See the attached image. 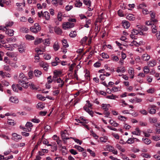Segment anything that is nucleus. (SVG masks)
Masks as SVG:
<instances>
[{
	"mask_svg": "<svg viewBox=\"0 0 160 160\" xmlns=\"http://www.w3.org/2000/svg\"><path fill=\"white\" fill-rule=\"evenodd\" d=\"M71 138H72L74 141L77 143L78 144H79V145H81L82 143V141H80L79 139H78L76 138H74L70 137Z\"/></svg>",
	"mask_w": 160,
	"mask_h": 160,
	"instance_id": "3c124183",
	"label": "nucleus"
},
{
	"mask_svg": "<svg viewBox=\"0 0 160 160\" xmlns=\"http://www.w3.org/2000/svg\"><path fill=\"white\" fill-rule=\"evenodd\" d=\"M126 18L131 21H133L135 19V17H134V16L132 14H128Z\"/></svg>",
	"mask_w": 160,
	"mask_h": 160,
	"instance_id": "c85d7f7f",
	"label": "nucleus"
},
{
	"mask_svg": "<svg viewBox=\"0 0 160 160\" xmlns=\"http://www.w3.org/2000/svg\"><path fill=\"white\" fill-rule=\"evenodd\" d=\"M25 37L27 40L29 41L33 40L35 39L33 36L31 35H30L29 34L26 35L25 36Z\"/></svg>",
	"mask_w": 160,
	"mask_h": 160,
	"instance_id": "e433bc0d",
	"label": "nucleus"
},
{
	"mask_svg": "<svg viewBox=\"0 0 160 160\" xmlns=\"http://www.w3.org/2000/svg\"><path fill=\"white\" fill-rule=\"evenodd\" d=\"M120 89L121 88L120 87H114L112 88L111 91L114 92H115L120 91Z\"/></svg>",
	"mask_w": 160,
	"mask_h": 160,
	"instance_id": "a19ab883",
	"label": "nucleus"
},
{
	"mask_svg": "<svg viewBox=\"0 0 160 160\" xmlns=\"http://www.w3.org/2000/svg\"><path fill=\"white\" fill-rule=\"evenodd\" d=\"M137 27L138 29H139L141 32L146 31L148 30V28L145 26H142L140 25H137Z\"/></svg>",
	"mask_w": 160,
	"mask_h": 160,
	"instance_id": "ddd939ff",
	"label": "nucleus"
},
{
	"mask_svg": "<svg viewBox=\"0 0 160 160\" xmlns=\"http://www.w3.org/2000/svg\"><path fill=\"white\" fill-rule=\"evenodd\" d=\"M67 132L66 130L64 131H62L61 132V136L62 139L67 140L70 138H67L66 137V134Z\"/></svg>",
	"mask_w": 160,
	"mask_h": 160,
	"instance_id": "5701e85b",
	"label": "nucleus"
},
{
	"mask_svg": "<svg viewBox=\"0 0 160 160\" xmlns=\"http://www.w3.org/2000/svg\"><path fill=\"white\" fill-rule=\"evenodd\" d=\"M77 35L76 32L75 31H71L69 34V36L71 38H74Z\"/></svg>",
	"mask_w": 160,
	"mask_h": 160,
	"instance_id": "8fccbe9b",
	"label": "nucleus"
},
{
	"mask_svg": "<svg viewBox=\"0 0 160 160\" xmlns=\"http://www.w3.org/2000/svg\"><path fill=\"white\" fill-rule=\"evenodd\" d=\"M108 140V137H101L100 138V141L102 143H105L107 142Z\"/></svg>",
	"mask_w": 160,
	"mask_h": 160,
	"instance_id": "58836bf2",
	"label": "nucleus"
},
{
	"mask_svg": "<svg viewBox=\"0 0 160 160\" xmlns=\"http://www.w3.org/2000/svg\"><path fill=\"white\" fill-rule=\"evenodd\" d=\"M83 108L85 111L88 112L92 117H93V112L91 110H90L86 106H84Z\"/></svg>",
	"mask_w": 160,
	"mask_h": 160,
	"instance_id": "b1692460",
	"label": "nucleus"
},
{
	"mask_svg": "<svg viewBox=\"0 0 160 160\" xmlns=\"http://www.w3.org/2000/svg\"><path fill=\"white\" fill-rule=\"evenodd\" d=\"M42 141L43 144L47 145L48 146H52L51 144H48V142L47 139H46L45 138L42 139Z\"/></svg>",
	"mask_w": 160,
	"mask_h": 160,
	"instance_id": "c03bdc74",
	"label": "nucleus"
},
{
	"mask_svg": "<svg viewBox=\"0 0 160 160\" xmlns=\"http://www.w3.org/2000/svg\"><path fill=\"white\" fill-rule=\"evenodd\" d=\"M29 85L30 87V88L33 90H37L38 88V87H36L32 82H29Z\"/></svg>",
	"mask_w": 160,
	"mask_h": 160,
	"instance_id": "bb28decb",
	"label": "nucleus"
},
{
	"mask_svg": "<svg viewBox=\"0 0 160 160\" xmlns=\"http://www.w3.org/2000/svg\"><path fill=\"white\" fill-rule=\"evenodd\" d=\"M157 62L155 60H152L148 62V65L149 67H153L156 64Z\"/></svg>",
	"mask_w": 160,
	"mask_h": 160,
	"instance_id": "a211bd4d",
	"label": "nucleus"
},
{
	"mask_svg": "<svg viewBox=\"0 0 160 160\" xmlns=\"http://www.w3.org/2000/svg\"><path fill=\"white\" fill-rule=\"evenodd\" d=\"M54 74L58 76H59L62 74V72L60 71L56 70L54 71Z\"/></svg>",
	"mask_w": 160,
	"mask_h": 160,
	"instance_id": "603ef678",
	"label": "nucleus"
},
{
	"mask_svg": "<svg viewBox=\"0 0 160 160\" xmlns=\"http://www.w3.org/2000/svg\"><path fill=\"white\" fill-rule=\"evenodd\" d=\"M109 104H103L102 105V108L105 111V112L107 111L108 109V107H109Z\"/></svg>",
	"mask_w": 160,
	"mask_h": 160,
	"instance_id": "37998d69",
	"label": "nucleus"
},
{
	"mask_svg": "<svg viewBox=\"0 0 160 160\" xmlns=\"http://www.w3.org/2000/svg\"><path fill=\"white\" fill-rule=\"evenodd\" d=\"M12 136L11 139L16 142H18L22 138V136L16 133H12Z\"/></svg>",
	"mask_w": 160,
	"mask_h": 160,
	"instance_id": "39448f33",
	"label": "nucleus"
},
{
	"mask_svg": "<svg viewBox=\"0 0 160 160\" xmlns=\"http://www.w3.org/2000/svg\"><path fill=\"white\" fill-rule=\"evenodd\" d=\"M128 72L130 75V78L132 79L134 76V70L132 68L130 67L128 70Z\"/></svg>",
	"mask_w": 160,
	"mask_h": 160,
	"instance_id": "0eeeda50",
	"label": "nucleus"
},
{
	"mask_svg": "<svg viewBox=\"0 0 160 160\" xmlns=\"http://www.w3.org/2000/svg\"><path fill=\"white\" fill-rule=\"evenodd\" d=\"M142 140L143 142L147 145L149 144L151 142L150 140L148 138H142Z\"/></svg>",
	"mask_w": 160,
	"mask_h": 160,
	"instance_id": "7c9ffc66",
	"label": "nucleus"
},
{
	"mask_svg": "<svg viewBox=\"0 0 160 160\" xmlns=\"http://www.w3.org/2000/svg\"><path fill=\"white\" fill-rule=\"evenodd\" d=\"M76 7L80 8L82 5V3L80 0H76L75 2Z\"/></svg>",
	"mask_w": 160,
	"mask_h": 160,
	"instance_id": "a878e982",
	"label": "nucleus"
},
{
	"mask_svg": "<svg viewBox=\"0 0 160 160\" xmlns=\"http://www.w3.org/2000/svg\"><path fill=\"white\" fill-rule=\"evenodd\" d=\"M9 100L11 102L15 103H18L19 102L18 99L16 97H11L9 98Z\"/></svg>",
	"mask_w": 160,
	"mask_h": 160,
	"instance_id": "f3484780",
	"label": "nucleus"
},
{
	"mask_svg": "<svg viewBox=\"0 0 160 160\" xmlns=\"http://www.w3.org/2000/svg\"><path fill=\"white\" fill-rule=\"evenodd\" d=\"M39 65L41 67L43 68L44 70L47 71L48 69V65L43 62H41L39 63Z\"/></svg>",
	"mask_w": 160,
	"mask_h": 160,
	"instance_id": "9b49d317",
	"label": "nucleus"
},
{
	"mask_svg": "<svg viewBox=\"0 0 160 160\" xmlns=\"http://www.w3.org/2000/svg\"><path fill=\"white\" fill-rule=\"evenodd\" d=\"M53 48L55 51H58L60 48L59 43L58 41H56L54 43Z\"/></svg>",
	"mask_w": 160,
	"mask_h": 160,
	"instance_id": "4468645a",
	"label": "nucleus"
},
{
	"mask_svg": "<svg viewBox=\"0 0 160 160\" xmlns=\"http://www.w3.org/2000/svg\"><path fill=\"white\" fill-rule=\"evenodd\" d=\"M25 126L26 127L25 131L30 132L31 131L32 128L33 127V125L31 122H27Z\"/></svg>",
	"mask_w": 160,
	"mask_h": 160,
	"instance_id": "6e6552de",
	"label": "nucleus"
},
{
	"mask_svg": "<svg viewBox=\"0 0 160 160\" xmlns=\"http://www.w3.org/2000/svg\"><path fill=\"white\" fill-rule=\"evenodd\" d=\"M120 103H121V105L122 107H125L126 106L128 105L127 103L125 102V101L123 99L120 100Z\"/></svg>",
	"mask_w": 160,
	"mask_h": 160,
	"instance_id": "680f3d73",
	"label": "nucleus"
},
{
	"mask_svg": "<svg viewBox=\"0 0 160 160\" xmlns=\"http://www.w3.org/2000/svg\"><path fill=\"white\" fill-rule=\"evenodd\" d=\"M101 55L102 57L104 58L108 59L109 58V55L107 54L104 52L102 53Z\"/></svg>",
	"mask_w": 160,
	"mask_h": 160,
	"instance_id": "6e6d98bb",
	"label": "nucleus"
},
{
	"mask_svg": "<svg viewBox=\"0 0 160 160\" xmlns=\"http://www.w3.org/2000/svg\"><path fill=\"white\" fill-rule=\"evenodd\" d=\"M40 27L38 23H35L33 27H31L30 28L31 32L34 33L38 32L40 30Z\"/></svg>",
	"mask_w": 160,
	"mask_h": 160,
	"instance_id": "7ed1b4c3",
	"label": "nucleus"
},
{
	"mask_svg": "<svg viewBox=\"0 0 160 160\" xmlns=\"http://www.w3.org/2000/svg\"><path fill=\"white\" fill-rule=\"evenodd\" d=\"M143 71L144 73L146 74L148 73L149 72L150 70L147 66H145L143 68Z\"/></svg>",
	"mask_w": 160,
	"mask_h": 160,
	"instance_id": "09e8293b",
	"label": "nucleus"
},
{
	"mask_svg": "<svg viewBox=\"0 0 160 160\" xmlns=\"http://www.w3.org/2000/svg\"><path fill=\"white\" fill-rule=\"evenodd\" d=\"M57 18L58 21H61L62 20V14L61 12H59L57 15Z\"/></svg>",
	"mask_w": 160,
	"mask_h": 160,
	"instance_id": "052dcab7",
	"label": "nucleus"
},
{
	"mask_svg": "<svg viewBox=\"0 0 160 160\" xmlns=\"http://www.w3.org/2000/svg\"><path fill=\"white\" fill-rule=\"evenodd\" d=\"M146 7V5L144 3H142L140 4L138 7V9H141L143 10Z\"/></svg>",
	"mask_w": 160,
	"mask_h": 160,
	"instance_id": "bf43d9fd",
	"label": "nucleus"
},
{
	"mask_svg": "<svg viewBox=\"0 0 160 160\" xmlns=\"http://www.w3.org/2000/svg\"><path fill=\"white\" fill-rule=\"evenodd\" d=\"M54 31L55 32L58 34H61L62 33V30L59 27H55L54 28Z\"/></svg>",
	"mask_w": 160,
	"mask_h": 160,
	"instance_id": "72a5a7b5",
	"label": "nucleus"
},
{
	"mask_svg": "<svg viewBox=\"0 0 160 160\" xmlns=\"http://www.w3.org/2000/svg\"><path fill=\"white\" fill-rule=\"evenodd\" d=\"M155 91V89L154 88H150L147 91V92L149 93H153Z\"/></svg>",
	"mask_w": 160,
	"mask_h": 160,
	"instance_id": "e2e57ef3",
	"label": "nucleus"
},
{
	"mask_svg": "<svg viewBox=\"0 0 160 160\" xmlns=\"http://www.w3.org/2000/svg\"><path fill=\"white\" fill-rule=\"evenodd\" d=\"M136 28V29H133L132 32V35H131V37L132 38H133L134 35H136L138 34L140 35L143 34L142 32H141L139 29H138L137 27Z\"/></svg>",
	"mask_w": 160,
	"mask_h": 160,
	"instance_id": "423d86ee",
	"label": "nucleus"
},
{
	"mask_svg": "<svg viewBox=\"0 0 160 160\" xmlns=\"http://www.w3.org/2000/svg\"><path fill=\"white\" fill-rule=\"evenodd\" d=\"M74 26L73 22L69 21L64 22L62 24V28L65 30L73 28Z\"/></svg>",
	"mask_w": 160,
	"mask_h": 160,
	"instance_id": "f257e3e1",
	"label": "nucleus"
},
{
	"mask_svg": "<svg viewBox=\"0 0 160 160\" xmlns=\"http://www.w3.org/2000/svg\"><path fill=\"white\" fill-rule=\"evenodd\" d=\"M116 147L118 150L122 152H124L125 151V149L123 148L121 146L118 144L116 145Z\"/></svg>",
	"mask_w": 160,
	"mask_h": 160,
	"instance_id": "49530a36",
	"label": "nucleus"
},
{
	"mask_svg": "<svg viewBox=\"0 0 160 160\" xmlns=\"http://www.w3.org/2000/svg\"><path fill=\"white\" fill-rule=\"evenodd\" d=\"M44 45L46 46H49L50 43V41L48 39H46L42 41Z\"/></svg>",
	"mask_w": 160,
	"mask_h": 160,
	"instance_id": "79ce46f5",
	"label": "nucleus"
},
{
	"mask_svg": "<svg viewBox=\"0 0 160 160\" xmlns=\"http://www.w3.org/2000/svg\"><path fill=\"white\" fill-rule=\"evenodd\" d=\"M62 43L64 47L65 48H67L68 47L69 45L67 43L66 40L63 39L62 40Z\"/></svg>",
	"mask_w": 160,
	"mask_h": 160,
	"instance_id": "4c0bfd02",
	"label": "nucleus"
},
{
	"mask_svg": "<svg viewBox=\"0 0 160 160\" xmlns=\"http://www.w3.org/2000/svg\"><path fill=\"white\" fill-rule=\"evenodd\" d=\"M139 112L143 115H146L148 113V112L144 109L140 110Z\"/></svg>",
	"mask_w": 160,
	"mask_h": 160,
	"instance_id": "774afa93",
	"label": "nucleus"
},
{
	"mask_svg": "<svg viewBox=\"0 0 160 160\" xmlns=\"http://www.w3.org/2000/svg\"><path fill=\"white\" fill-rule=\"evenodd\" d=\"M43 40L42 38H36L34 41L35 45H38Z\"/></svg>",
	"mask_w": 160,
	"mask_h": 160,
	"instance_id": "c9c22d12",
	"label": "nucleus"
},
{
	"mask_svg": "<svg viewBox=\"0 0 160 160\" xmlns=\"http://www.w3.org/2000/svg\"><path fill=\"white\" fill-rule=\"evenodd\" d=\"M83 3L88 7H90L91 5V2L90 0H83Z\"/></svg>",
	"mask_w": 160,
	"mask_h": 160,
	"instance_id": "f704fd0d",
	"label": "nucleus"
},
{
	"mask_svg": "<svg viewBox=\"0 0 160 160\" xmlns=\"http://www.w3.org/2000/svg\"><path fill=\"white\" fill-rule=\"evenodd\" d=\"M6 54L8 57L12 58L13 61H17L18 60L17 54L16 53L13 52H8L6 53Z\"/></svg>",
	"mask_w": 160,
	"mask_h": 160,
	"instance_id": "f03ea898",
	"label": "nucleus"
},
{
	"mask_svg": "<svg viewBox=\"0 0 160 160\" xmlns=\"http://www.w3.org/2000/svg\"><path fill=\"white\" fill-rule=\"evenodd\" d=\"M118 118L120 120L123 121H125L127 119V118L122 116H119Z\"/></svg>",
	"mask_w": 160,
	"mask_h": 160,
	"instance_id": "338daca9",
	"label": "nucleus"
},
{
	"mask_svg": "<svg viewBox=\"0 0 160 160\" xmlns=\"http://www.w3.org/2000/svg\"><path fill=\"white\" fill-rule=\"evenodd\" d=\"M25 2L24 0L22 3H17L16 5L18 7V10L22 11L23 10V8L25 6Z\"/></svg>",
	"mask_w": 160,
	"mask_h": 160,
	"instance_id": "1a4fd4ad",
	"label": "nucleus"
},
{
	"mask_svg": "<svg viewBox=\"0 0 160 160\" xmlns=\"http://www.w3.org/2000/svg\"><path fill=\"white\" fill-rule=\"evenodd\" d=\"M42 16L47 20H48L50 19L49 14L48 12L46 11L44 12L42 14Z\"/></svg>",
	"mask_w": 160,
	"mask_h": 160,
	"instance_id": "aec40b11",
	"label": "nucleus"
},
{
	"mask_svg": "<svg viewBox=\"0 0 160 160\" xmlns=\"http://www.w3.org/2000/svg\"><path fill=\"white\" fill-rule=\"evenodd\" d=\"M8 123L11 125L13 126L15 124L14 120L11 119H8Z\"/></svg>",
	"mask_w": 160,
	"mask_h": 160,
	"instance_id": "4d7b16f0",
	"label": "nucleus"
},
{
	"mask_svg": "<svg viewBox=\"0 0 160 160\" xmlns=\"http://www.w3.org/2000/svg\"><path fill=\"white\" fill-rule=\"evenodd\" d=\"M0 137L4 139L5 140H9L10 139L9 138L8 136L4 134H1L0 135Z\"/></svg>",
	"mask_w": 160,
	"mask_h": 160,
	"instance_id": "864d4df0",
	"label": "nucleus"
},
{
	"mask_svg": "<svg viewBox=\"0 0 160 160\" xmlns=\"http://www.w3.org/2000/svg\"><path fill=\"white\" fill-rule=\"evenodd\" d=\"M13 24V22H7L5 23V26L7 28L8 27L12 26Z\"/></svg>",
	"mask_w": 160,
	"mask_h": 160,
	"instance_id": "5fc2aeb1",
	"label": "nucleus"
},
{
	"mask_svg": "<svg viewBox=\"0 0 160 160\" xmlns=\"http://www.w3.org/2000/svg\"><path fill=\"white\" fill-rule=\"evenodd\" d=\"M18 49L19 51L21 53L22 52L25 51L24 47L22 45H20L19 46Z\"/></svg>",
	"mask_w": 160,
	"mask_h": 160,
	"instance_id": "13d9d810",
	"label": "nucleus"
},
{
	"mask_svg": "<svg viewBox=\"0 0 160 160\" xmlns=\"http://www.w3.org/2000/svg\"><path fill=\"white\" fill-rule=\"evenodd\" d=\"M38 98L41 100L44 101L45 100V98L40 94H38L37 95Z\"/></svg>",
	"mask_w": 160,
	"mask_h": 160,
	"instance_id": "a18cd8bd",
	"label": "nucleus"
},
{
	"mask_svg": "<svg viewBox=\"0 0 160 160\" xmlns=\"http://www.w3.org/2000/svg\"><path fill=\"white\" fill-rule=\"evenodd\" d=\"M148 111L149 112L152 114H154L156 112V109L153 108V107H150L148 108Z\"/></svg>",
	"mask_w": 160,
	"mask_h": 160,
	"instance_id": "393cba45",
	"label": "nucleus"
},
{
	"mask_svg": "<svg viewBox=\"0 0 160 160\" xmlns=\"http://www.w3.org/2000/svg\"><path fill=\"white\" fill-rule=\"evenodd\" d=\"M149 120L150 123H154L157 122V119L155 118H150Z\"/></svg>",
	"mask_w": 160,
	"mask_h": 160,
	"instance_id": "de8ad7c7",
	"label": "nucleus"
},
{
	"mask_svg": "<svg viewBox=\"0 0 160 160\" xmlns=\"http://www.w3.org/2000/svg\"><path fill=\"white\" fill-rule=\"evenodd\" d=\"M37 108L40 110L42 109L45 108L44 104L42 102H39L37 105Z\"/></svg>",
	"mask_w": 160,
	"mask_h": 160,
	"instance_id": "473e14b6",
	"label": "nucleus"
},
{
	"mask_svg": "<svg viewBox=\"0 0 160 160\" xmlns=\"http://www.w3.org/2000/svg\"><path fill=\"white\" fill-rule=\"evenodd\" d=\"M145 77V74L142 72L139 73L137 75V77L136 78L137 81L140 83L143 82V80L142 78H144Z\"/></svg>",
	"mask_w": 160,
	"mask_h": 160,
	"instance_id": "20e7f679",
	"label": "nucleus"
},
{
	"mask_svg": "<svg viewBox=\"0 0 160 160\" xmlns=\"http://www.w3.org/2000/svg\"><path fill=\"white\" fill-rule=\"evenodd\" d=\"M109 122L111 125L115 127H117L119 125L118 124L112 120H110Z\"/></svg>",
	"mask_w": 160,
	"mask_h": 160,
	"instance_id": "c756f323",
	"label": "nucleus"
},
{
	"mask_svg": "<svg viewBox=\"0 0 160 160\" xmlns=\"http://www.w3.org/2000/svg\"><path fill=\"white\" fill-rule=\"evenodd\" d=\"M14 31L12 29L8 30L7 29V30L5 31V33L8 35L10 36H12L14 34Z\"/></svg>",
	"mask_w": 160,
	"mask_h": 160,
	"instance_id": "412c9836",
	"label": "nucleus"
},
{
	"mask_svg": "<svg viewBox=\"0 0 160 160\" xmlns=\"http://www.w3.org/2000/svg\"><path fill=\"white\" fill-rule=\"evenodd\" d=\"M126 71V70L124 67H119L117 68L116 71L117 72L119 73L120 72H122L123 73Z\"/></svg>",
	"mask_w": 160,
	"mask_h": 160,
	"instance_id": "4be33fe9",
	"label": "nucleus"
},
{
	"mask_svg": "<svg viewBox=\"0 0 160 160\" xmlns=\"http://www.w3.org/2000/svg\"><path fill=\"white\" fill-rule=\"evenodd\" d=\"M34 73L36 77H38L41 76L42 74L41 71L38 70H35L34 71Z\"/></svg>",
	"mask_w": 160,
	"mask_h": 160,
	"instance_id": "2f4dec72",
	"label": "nucleus"
},
{
	"mask_svg": "<svg viewBox=\"0 0 160 160\" xmlns=\"http://www.w3.org/2000/svg\"><path fill=\"white\" fill-rule=\"evenodd\" d=\"M134 142V141L133 139V138H130L128 139L127 141V143L128 144H131L133 143Z\"/></svg>",
	"mask_w": 160,
	"mask_h": 160,
	"instance_id": "0e129e2a",
	"label": "nucleus"
},
{
	"mask_svg": "<svg viewBox=\"0 0 160 160\" xmlns=\"http://www.w3.org/2000/svg\"><path fill=\"white\" fill-rule=\"evenodd\" d=\"M152 138L154 140L157 141L160 140V136L157 135L153 136Z\"/></svg>",
	"mask_w": 160,
	"mask_h": 160,
	"instance_id": "69168bd1",
	"label": "nucleus"
},
{
	"mask_svg": "<svg viewBox=\"0 0 160 160\" xmlns=\"http://www.w3.org/2000/svg\"><path fill=\"white\" fill-rule=\"evenodd\" d=\"M111 60L117 62L119 60L118 57L114 54H112L111 56Z\"/></svg>",
	"mask_w": 160,
	"mask_h": 160,
	"instance_id": "cd10ccee",
	"label": "nucleus"
},
{
	"mask_svg": "<svg viewBox=\"0 0 160 160\" xmlns=\"http://www.w3.org/2000/svg\"><path fill=\"white\" fill-rule=\"evenodd\" d=\"M26 81L23 82L22 81H19V84L22 86V87L27 88L29 86V82H26Z\"/></svg>",
	"mask_w": 160,
	"mask_h": 160,
	"instance_id": "2eb2a0df",
	"label": "nucleus"
},
{
	"mask_svg": "<svg viewBox=\"0 0 160 160\" xmlns=\"http://www.w3.org/2000/svg\"><path fill=\"white\" fill-rule=\"evenodd\" d=\"M55 82H57L58 83V86L59 87L62 88V87L64 84V82L61 78H58V79Z\"/></svg>",
	"mask_w": 160,
	"mask_h": 160,
	"instance_id": "f8f14e48",
	"label": "nucleus"
},
{
	"mask_svg": "<svg viewBox=\"0 0 160 160\" xmlns=\"http://www.w3.org/2000/svg\"><path fill=\"white\" fill-rule=\"evenodd\" d=\"M151 28L152 32L153 33H155L157 32V28L154 24H152L151 27Z\"/></svg>",
	"mask_w": 160,
	"mask_h": 160,
	"instance_id": "ea45409f",
	"label": "nucleus"
},
{
	"mask_svg": "<svg viewBox=\"0 0 160 160\" xmlns=\"http://www.w3.org/2000/svg\"><path fill=\"white\" fill-rule=\"evenodd\" d=\"M150 58L149 55L146 53L142 54L141 56V59L144 61H147Z\"/></svg>",
	"mask_w": 160,
	"mask_h": 160,
	"instance_id": "9d476101",
	"label": "nucleus"
},
{
	"mask_svg": "<svg viewBox=\"0 0 160 160\" xmlns=\"http://www.w3.org/2000/svg\"><path fill=\"white\" fill-rule=\"evenodd\" d=\"M122 23V26L125 28H128L130 26L129 23L126 21H123Z\"/></svg>",
	"mask_w": 160,
	"mask_h": 160,
	"instance_id": "6ab92c4d",
	"label": "nucleus"
},
{
	"mask_svg": "<svg viewBox=\"0 0 160 160\" xmlns=\"http://www.w3.org/2000/svg\"><path fill=\"white\" fill-rule=\"evenodd\" d=\"M19 77L21 79L20 81L23 82L26 81L28 80L26 77L25 76L23 73L21 72L19 74Z\"/></svg>",
	"mask_w": 160,
	"mask_h": 160,
	"instance_id": "dca6fc26",
	"label": "nucleus"
}]
</instances>
